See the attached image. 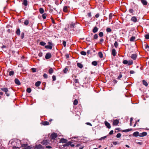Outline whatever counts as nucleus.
Returning <instances> with one entry per match:
<instances>
[{"label": "nucleus", "mask_w": 149, "mask_h": 149, "mask_svg": "<svg viewBox=\"0 0 149 149\" xmlns=\"http://www.w3.org/2000/svg\"><path fill=\"white\" fill-rule=\"evenodd\" d=\"M21 144V141L17 139L12 141H10L8 143L9 146L12 147L13 149L19 148L20 147V146Z\"/></svg>", "instance_id": "1"}, {"label": "nucleus", "mask_w": 149, "mask_h": 149, "mask_svg": "<svg viewBox=\"0 0 149 149\" xmlns=\"http://www.w3.org/2000/svg\"><path fill=\"white\" fill-rule=\"evenodd\" d=\"M0 89L1 91L5 93L6 95L8 97L10 96V93H8V90L7 88L3 87L1 88Z\"/></svg>", "instance_id": "2"}, {"label": "nucleus", "mask_w": 149, "mask_h": 149, "mask_svg": "<svg viewBox=\"0 0 149 149\" xmlns=\"http://www.w3.org/2000/svg\"><path fill=\"white\" fill-rule=\"evenodd\" d=\"M57 134L54 132L52 133L50 137L52 139H55L57 137Z\"/></svg>", "instance_id": "3"}, {"label": "nucleus", "mask_w": 149, "mask_h": 149, "mask_svg": "<svg viewBox=\"0 0 149 149\" xmlns=\"http://www.w3.org/2000/svg\"><path fill=\"white\" fill-rule=\"evenodd\" d=\"M51 54L49 52H48L46 54L45 56V58L46 59H48L51 58Z\"/></svg>", "instance_id": "4"}, {"label": "nucleus", "mask_w": 149, "mask_h": 149, "mask_svg": "<svg viewBox=\"0 0 149 149\" xmlns=\"http://www.w3.org/2000/svg\"><path fill=\"white\" fill-rule=\"evenodd\" d=\"M119 123V120L118 119L114 120L113 121V126H116Z\"/></svg>", "instance_id": "5"}, {"label": "nucleus", "mask_w": 149, "mask_h": 149, "mask_svg": "<svg viewBox=\"0 0 149 149\" xmlns=\"http://www.w3.org/2000/svg\"><path fill=\"white\" fill-rule=\"evenodd\" d=\"M75 24L73 23L72 22L71 24H70V25L69 26V27H68V28H70V30H73V28L74 27H75Z\"/></svg>", "instance_id": "6"}, {"label": "nucleus", "mask_w": 149, "mask_h": 149, "mask_svg": "<svg viewBox=\"0 0 149 149\" xmlns=\"http://www.w3.org/2000/svg\"><path fill=\"white\" fill-rule=\"evenodd\" d=\"M41 143L43 145H47L49 143V140H44L41 142Z\"/></svg>", "instance_id": "7"}, {"label": "nucleus", "mask_w": 149, "mask_h": 149, "mask_svg": "<svg viewBox=\"0 0 149 149\" xmlns=\"http://www.w3.org/2000/svg\"><path fill=\"white\" fill-rule=\"evenodd\" d=\"M104 124H105L106 126L108 129H110L111 128V126L110 125L108 122H107V121H105L104 122Z\"/></svg>", "instance_id": "8"}, {"label": "nucleus", "mask_w": 149, "mask_h": 149, "mask_svg": "<svg viewBox=\"0 0 149 149\" xmlns=\"http://www.w3.org/2000/svg\"><path fill=\"white\" fill-rule=\"evenodd\" d=\"M35 148L37 149H44V148L41 144H39L38 145H36L35 146Z\"/></svg>", "instance_id": "9"}, {"label": "nucleus", "mask_w": 149, "mask_h": 149, "mask_svg": "<svg viewBox=\"0 0 149 149\" xmlns=\"http://www.w3.org/2000/svg\"><path fill=\"white\" fill-rule=\"evenodd\" d=\"M137 56L136 54H132L131 56V58L133 60H136L137 58Z\"/></svg>", "instance_id": "10"}, {"label": "nucleus", "mask_w": 149, "mask_h": 149, "mask_svg": "<svg viewBox=\"0 0 149 149\" xmlns=\"http://www.w3.org/2000/svg\"><path fill=\"white\" fill-rule=\"evenodd\" d=\"M147 133L146 132H143L142 133H139V136L140 137H143L145 136H146L147 135Z\"/></svg>", "instance_id": "11"}, {"label": "nucleus", "mask_w": 149, "mask_h": 149, "mask_svg": "<svg viewBox=\"0 0 149 149\" xmlns=\"http://www.w3.org/2000/svg\"><path fill=\"white\" fill-rule=\"evenodd\" d=\"M67 142V140L64 138H62L61 139L60 142L64 143H66Z\"/></svg>", "instance_id": "12"}, {"label": "nucleus", "mask_w": 149, "mask_h": 149, "mask_svg": "<svg viewBox=\"0 0 149 149\" xmlns=\"http://www.w3.org/2000/svg\"><path fill=\"white\" fill-rule=\"evenodd\" d=\"M15 83L16 84H17L18 85H20V84H21L20 81H19V80H18V79H17V78L15 79Z\"/></svg>", "instance_id": "13"}, {"label": "nucleus", "mask_w": 149, "mask_h": 149, "mask_svg": "<svg viewBox=\"0 0 149 149\" xmlns=\"http://www.w3.org/2000/svg\"><path fill=\"white\" fill-rule=\"evenodd\" d=\"M131 20L134 22H136L137 21V19L136 17L133 16L132 17Z\"/></svg>", "instance_id": "14"}, {"label": "nucleus", "mask_w": 149, "mask_h": 149, "mask_svg": "<svg viewBox=\"0 0 149 149\" xmlns=\"http://www.w3.org/2000/svg\"><path fill=\"white\" fill-rule=\"evenodd\" d=\"M41 124L44 125H49V122L47 121H43L41 123Z\"/></svg>", "instance_id": "15"}, {"label": "nucleus", "mask_w": 149, "mask_h": 149, "mask_svg": "<svg viewBox=\"0 0 149 149\" xmlns=\"http://www.w3.org/2000/svg\"><path fill=\"white\" fill-rule=\"evenodd\" d=\"M141 2L142 4L144 6H146L147 5L148 2L146 0H141Z\"/></svg>", "instance_id": "16"}, {"label": "nucleus", "mask_w": 149, "mask_h": 149, "mask_svg": "<svg viewBox=\"0 0 149 149\" xmlns=\"http://www.w3.org/2000/svg\"><path fill=\"white\" fill-rule=\"evenodd\" d=\"M72 142L71 141H68V142L66 143L63 145V146H68L70 145H71V143H72Z\"/></svg>", "instance_id": "17"}, {"label": "nucleus", "mask_w": 149, "mask_h": 149, "mask_svg": "<svg viewBox=\"0 0 149 149\" xmlns=\"http://www.w3.org/2000/svg\"><path fill=\"white\" fill-rule=\"evenodd\" d=\"M98 28L96 26H95L94 27L92 31L94 33H95L98 31Z\"/></svg>", "instance_id": "18"}, {"label": "nucleus", "mask_w": 149, "mask_h": 149, "mask_svg": "<svg viewBox=\"0 0 149 149\" xmlns=\"http://www.w3.org/2000/svg\"><path fill=\"white\" fill-rule=\"evenodd\" d=\"M86 40L88 42H91L92 41V39L90 36H89L86 38Z\"/></svg>", "instance_id": "19"}, {"label": "nucleus", "mask_w": 149, "mask_h": 149, "mask_svg": "<svg viewBox=\"0 0 149 149\" xmlns=\"http://www.w3.org/2000/svg\"><path fill=\"white\" fill-rule=\"evenodd\" d=\"M139 132H135L133 133V135L134 136H136V137H137L138 136H139Z\"/></svg>", "instance_id": "20"}, {"label": "nucleus", "mask_w": 149, "mask_h": 149, "mask_svg": "<svg viewBox=\"0 0 149 149\" xmlns=\"http://www.w3.org/2000/svg\"><path fill=\"white\" fill-rule=\"evenodd\" d=\"M143 84L146 86H147L148 84L147 82L144 80H142Z\"/></svg>", "instance_id": "21"}, {"label": "nucleus", "mask_w": 149, "mask_h": 149, "mask_svg": "<svg viewBox=\"0 0 149 149\" xmlns=\"http://www.w3.org/2000/svg\"><path fill=\"white\" fill-rule=\"evenodd\" d=\"M63 11L64 12H68V7L67 6H65L63 7Z\"/></svg>", "instance_id": "22"}, {"label": "nucleus", "mask_w": 149, "mask_h": 149, "mask_svg": "<svg viewBox=\"0 0 149 149\" xmlns=\"http://www.w3.org/2000/svg\"><path fill=\"white\" fill-rule=\"evenodd\" d=\"M112 54L113 56H115L116 55V51L115 49H112Z\"/></svg>", "instance_id": "23"}, {"label": "nucleus", "mask_w": 149, "mask_h": 149, "mask_svg": "<svg viewBox=\"0 0 149 149\" xmlns=\"http://www.w3.org/2000/svg\"><path fill=\"white\" fill-rule=\"evenodd\" d=\"M132 130V129H128L126 130H122V132H127L131 131Z\"/></svg>", "instance_id": "24"}, {"label": "nucleus", "mask_w": 149, "mask_h": 149, "mask_svg": "<svg viewBox=\"0 0 149 149\" xmlns=\"http://www.w3.org/2000/svg\"><path fill=\"white\" fill-rule=\"evenodd\" d=\"M41 82L40 81H38L36 82L35 83V86L36 87L39 86Z\"/></svg>", "instance_id": "25"}, {"label": "nucleus", "mask_w": 149, "mask_h": 149, "mask_svg": "<svg viewBox=\"0 0 149 149\" xmlns=\"http://www.w3.org/2000/svg\"><path fill=\"white\" fill-rule=\"evenodd\" d=\"M45 47L46 49H51L52 48V45H45Z\"/></svg>", "instance_id": "26"}, {"label": "nucleus", "mask_w": 149, "mask_h": 149, "mask_svg": "<svg viewBox=\"0 0 149 149\" xmlns=\"http://www.w3.org/2000/svg\"><path fill=\"white\" fill-rule=\"evenodd\" d=\"M53 72L54 70L52 68H51L49 70L48 72L49 74L52 73Z\"/></svg>", "instance_id": "27"}, {"label": "nucleus", "mask_w": 149, "mask_h": 149, "mask_svg": "<svg viewBox=\"0 0 149 149\" xmlns=\"http://www.w3.org/2000/svg\"><path fill=\"white\" fill-rule=\"evenodd\" d=\"M23 4L25 6H27L28 5V2L27 0H24Z\"/></svg>", "instance_id": "28"}, {"label": "nucleus", "mask_w": 149, "mask_h": 149, "mask_svg": "<svg viewBox=\"0 0 149 149\" xmlns=\"http://www.w3.org/2000/svg\"><path fill=\"white\" fill-rule=\"evenodd\" d=\"M98 55L99 57L101 58H102L103 57V55L102 52H98Z\"/></svg>", "instance_id": "29"}, {"label": "nucleus", "mask_w": 149, "mask_h": 149, "mask_svg": "<svg viewBox=\"0 0 149 149\" xmlns=\"http://www.w3.org/2000/svg\"><path fill=\"white\" fill-rule=\"evenodd\" d=\"M77 65L80 68H82L83 67V65L82 64L80 63H77Z\"/></svg>", "instance_id": "30"}, {"label": "nucleus", "mask_w": 149, "mask_h": 149, "mask_svg": "<svg viewBox=\"0 0 149 149\" xmlns=\"http://www.w3.org/2000/svg\"><path fill=\"white\" fill-rule=\"evenodd\" d=\"M20 31L19 29H18L16 31V34L18 36H19L20 35Z\"/></svg>", "instance_id": "31"}, {"label": "nucleus", "mask_w": 149, "mask_h": 149, "mask_svg": "<svg viewBox=\"0 0 149 149\" xmlns=\"http://www.w3.org/2000/svg\"><path fill=\"white\" fill-rule=\"evenodd\" d=\"M39 10L40 13L41 14H43L44 12V9L42 8H40Z\"/></svg>", "instance_id": "32"}, {"label": "nucleus", "mask_w": 149, "mask_h": 149, "mask_svg": "<svg viewBox=\"0 0 149 149\" xmlns=\"http://www.w3.org/2000/svg\"><path fill=\"white\" fill-rule=\"evenodd\" d=\"M20 145H21V146L22 147H24V148H26L27 146H28V144H20Z\"/></svg>", "instance_id": "33"}, {"label": "nucleus", "mask_w": 149, "mask_h": 149, "mask_svg": "<svg viewBox=\"0 0 149 149\" xmlns=\"http://www.w3.org/2000/svg\"><path fill=\"white\" fill-rule=\"evenodd\" d=\"M47 16V14L45 13L43 14L42 15V17L44 19L46 18V17Z\"/></svg>", "instance_id": "34"}, {"label": "nucleus", "mask_w": 149, "mask_h": 149, "mask_svg": "<svg viewBox=\"0 0 149 149\" xmlns=\"http://www.w3.org/2000/svg\"><path fill=\"white\" fill-rule=\"evenodd\" d=\"M14 74V72L12 70L9 72V75L10 76L13 75Z\"/></svg>", "instance_id": "35"}, {"label": "nucleus", "mask_w": 149, "mask_h": 149, "mask_svg": "<svg viewBox=\"0 0 149 149\" xmlns=\"http://www.w3.org/2000/svg\"><path fill=\"white\" fill-rule=\"evenodd\" d=\"M135 39V37L134 36H132L130 40L131 42L134 41Z\"/></svg>", "instance_id": "36"}, {"label": "nucleus", "mask_w": 149, "mask_h": 149, "mask_svg": "<svg viewBox=\"0 0 149 149\" xmlns=\"http://www.w3.org/2000/svg\"><path fill=\"white\" fill-rule=\"evenodd\" d=\"M78 103V101L77 99H75L74 102H73V104L74 105H77Z\"/></svg>", "instance_id": "37"}, {"label": "nucleus", "mask_w": 149, "mask_h": 149, "mask_svg": "<svg viewBox=\"0 0 149 149\" xmlns=\"http://www.w3.org/2000/svg\"><path fill=\"white\" fill-rule=\"evenodd\" d=\"M29 23V20L27 19L24 22V25L26 26L28 25V24Z\"/></svg>", "instance_id": "38"}, {"label": "nucleus", "mask_w": 149, "mask_h": 149, "mask_svg": "<svg viewBox=\"0 0 149 149\" xmlns=\"http://www.w3.org/2000/svg\"><path fill=\"white\" fill-rule=\"evenodd\" d=\"M92 64L94 66H96L97 64V62L96 61H94L92 62Z\"/></svg>", "instance_id": "39"}, {"label": "nucleus", "mask_w": 149, "mask_h": 149, "mask_svg": "<svg viewBox=\"0 0 149 149\" xmlns=\"http://www.w3.org/2000/svg\"><path fill=\"white\" fill-rule=\"evenodd\" d=\"M68 69L67 68H65L63 70V71L65 73H66L68 71Z\"/></svg>", "instance_id": "40"}, {"label": "nucleus", "mask_w": 149, "mask_h": 149, "mask_svg": "<svg viewBox=\"0 0 149 149\" xmlns=\"http://www.w3.org/2000/svg\"><path fill=\"white\" fill-rule=\"evenodd\" d=\"M31 89L30 88H28L26 89L27 92L29 93H30L31 92Z\"/></svg>", "instance_id": "41"}, {"label": "nucleus", "mask_w": 149, "mask_h": 149, "mask_svg": "<svg viewBox=\"0 0 149 149\" xmlns=\"http://www.w3.org/2000/svg\"><path fill=\"white\" fill-rule=\"evenodd\" d=\"M81 54L85 56L86 55V52L84 51H82L81 52Z\"/></svg>", "instance_id": "42"}, {"label": "nucleus", "mask_w": 149, "mask_h": 149, "mask_svg": "<svg viewBox=\"0 0 149 149\" xmlns=\"http://www.w3.org/2000/svg\"><path fill=\"white\" fill-rule=\"evenodd\" d=\"M133 61L131 60L130 61H128V65H131L133 64Z\"/></svg>", "instance_id": "43"}, {"label": "nucleus", "mask_w": 149, "mask_h": 149, "mask_svg": "<svg viewBox=\"0 0 149 149\" xmlns=\"http://www.w3.org/2000/svg\"><path fill=\"white\" fill-rule=\"evenodd\" d=\"M40 44L42 46H44L46 45V43L43 41H42L40 42Z\"/></svg>", "instance_id": "44"}, {"label": "nucleus", "mask_w": 149, "mask_h": 149, "mask_svg": "<svg viewBox=\"0 0 149 149\" xmlns=\"http://www.w3.org/2000/svg\"><path fill=\"white\" fill-rule=\"evenodd\" d=\"M118 44L117 41H116L114 43V46L115 47L117 48L118 46Z\"/></svg>", "instance_id": "45"}, {"label": "nucleus", "mask_w": 149, "mask_h": 149, "mask_svg": "<svg viewBox=\"0 0 149 149\" xmlns=\"http://www.w3.org/2000/svg\"><path fill=\"white\" fill-rule=\"evenodd\" d=\"M98 36L97 34H95L93 36V39H97L98 38Z\"/></svg>", "instance_id": "46"}, {"label": "nucleus", "mask_w": 149, "mask_h": 149, "mask_svg": "<svg viewBox=\"0 0 149 149\" xmlns=\"http://www.w3.org/2000/svg\"><path fill=\"white\" fill-rule=\"evenodd\" d=\"M99 35L100 37H102L103 36V33L102 32H100L99 33Z\"/></svg>", "instance_id": "47"}, {"label": "nucleus", "mask_w": 149, "mask_h": 149, "mask_svg": "<svg viewBox=\"0 0 149 149\" xmlns=\"http://www.w3.org/2000/svg\"><path fill=\"white\" fill-rule=\"evenodd\" d=\"M113 14L112 13H110L109 15V19L110 20L112 19V17Z\"/></svg>", "instance_id": "48"}, {"label": "nucleus", "mask_w": 149, "mask_h": 149, "mask_svg": "<svg viewBox=\"0 0 149 149\" xmlns=\"http://www.w3.org/2000/svg\"><path fill=\"white\" fill-rule=\"evenodd\" d=\"M111 29L109 28H107L106 29V31L107 32H111Z\"/></svg>", "instance_id": "49"}, {"label": "nucleus", "mask_w": 149, "mask_h": 149, "mask_svg": "<svg viewBox=\"0 0 149 149\" xmlns=\"http://www.w3.org/2000/svg\"><path fill=\"white\" fill-rule=\"evenodd\" d=\"M123 63L124 64H127L128 63V61L126 60H124L123 61Z\"/></svg>", "instance_id": "50"}, {"label": "nucleus", "mask_w": 149, "mask_h": 149, "mask_svg": "<svg viewBox=\"0 0 149 149\" xmlns=\"http://www.w3.org/2000/svg\"><path fill=\"white\" fill-rule=\"evenodd\" d=\"M43 76V77L45 79H47L48 77L46 73L44 74Z\"/></svg>", "instance_id": "51"}, {"label": "nucleus", "mask_w": 149, "mask_h": 149, "mask_svg": "<svg viewBox=\"0 0 149 149\" xmlns=\"http://www.w3.org/2000/svg\"><path fill=\"white\" fill-rule=\"evenodd\" d=\"M145 37L146 39H149V34H147L145 35Z\"/></svg>", "instance_id": "52"}, {"label": "nucleus", "mask_w": 149, "mask_h": 149, "mask_svg": "<svg viewBox=\"0 0 149 149\" xmlns=\"http://www.w3.org/2000/svg\"><path fill=\"white\" fill-rule=\"evenodd\" d=\"M121 134L120 133H118L117 134L116 137L117 138H119L121 136Z\"/></svg>", "instance_id": "53"}, {"label": "nucleus", "mask_w": 149, "mask_h": 149, "mask_svg": "<svg viewBox=\"0 0 149 149\" xmlns=\"http://www.w3.org/2000/svg\"><path fill=\"white\" fill-rule=\"evenodd\" d=\"M24 33H23V32H22V33L21 34V38L22 39H23L24 38Z\"/></svg>", "instance_id": "54"}, {"label": "nucleus", "mask_w": 149, "mask_h": 149, "mask_svg": "<svg viewBox=\"0 0 149 149\" xmlns=\"http://www.w3.org/2000/svg\"><path fill=\"white\" fill-rule=\"evenodd\" d=\"M145 48L146 49H149V46L147 44H146L145 45Z\"/></svg>", "instance_id": "55"}, {"label": "nucleus", "mask_w": 149, "mask_h": 149, "mask_svg": "<svg viewBox=\"0 0 149 149\" xmlns=\"http://www.w3.org/2000/svg\"><path fill=\"white\" fill-rule=\"evenodd\" d=\"M53 81H55L56 80V77L55 75H53L52 77Z\"/></svg>", "instance_id": "56"}, {"label": "nucleus", "mask_w": 149, "mask_h": 149, "mask_svg": "<svg viewBox=\"0 0 149 149\" xmlns=\"http://www.w3.org/2000/svg\"><path fill=\"white\" fill-rule=\"evenodd\" d=\"M122 77V75L121 74H120L117 78L118 79H120Z\"/></svg>", "instance_id": "57"}, {"label": "nucleus", "mask_w": 149, "mask_h": 149, "mask_svg": "<svg viewBox=\"0 0 149 149\" xmlns=\"http://www.w3.org/2000/svg\"><path fill=\"white\" fill-rule=\"evenodd\" d=\"M129 12L130 13H132L134 12V10L132 9H130L129 10Z\"/></svg>", "instance_id": "58"}, {"label": "nucleus", "mask_w": 149, "mask_h": 149, "mask_svg": "<svg viewBox=\"0 0 149 149\" xmlns=\"http://www.w3.org/2000/svg\"><path fill=\"white\" fill-rule=\"evenodd\" d=\"M66 42L65 41H63V45L64 47L66 46Z\"/></svg>", "instance_id": "59"}, {"label": "nucleus", "mask_w": 149, "mask_h": 149, "mask_svg": "<svg viewBox=\"0 0 149 149\" xmlns=\"http://www.w3.org/2000/svg\"><path fill=\"white\" fill-rule=\"evenodd\" d=\"M38 56L39 57H42V53L41 52H40L39 54H38Z\"/></svg>", "instance_id": "60"}, {"label": "nucleus", "mask_w": 149, "mask_h": 149, "mask_svg": "<svg viewBox=\"0 0 149 149\" xmlns=\"http://www.w3.org/2000/svg\"><path fill=\"white\" fill-rule=\"evenodd\" d=\"M91 51H92V50L91 49L88 50L87 51V54H91Z\"/></svg>", "instance_id": "61"}, {"label": "nucleus", "mask_w": 149, "mask_h": 149, "mask_svg": "<svg viewBox=\"0 0 149 149\" xmlns=\"http://www.w3.org/2000/svg\"><path fill=\"white\" fill-rule=\"evenodd\" d=\"M31 147L30 146H27L26 148H24V149H31Z\"/></svg>", "instance_id": "62"}, {"label": "nucleus", "mask_w": 149, "mask_h": 149, "mask_svg": "<svg viewBox=\"0 0 149 149\" xmlns=\"http://www.w3.org/2000/svg\"><path fill=\"white\" fill-rule=\"evenodd\" d=\"M45 148H47V149H51V148H52V147L51 146H46Z\"/></svg>", "instance_id": "63"}, {"label": "nucleus", "mask_w": 149, "mask_h": 149, "mask_svg": "<svg viewBox=\"0 0 149 149\" xmlns=\"http://www.w3.org/2000/svg\"><path fill=\"white\" fill-rule=\"evenodd\" d=\"M113 82L114 84H115L117 83V81L115 79H114L113 81Z\"/></svg>", "instance_id": "64"}]
</instances>
